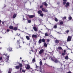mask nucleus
<instances>
[{
  "label": "nucleus",
  "instance_id": "aec40b11",
  "mask_svg": "<svg viewBox=\"0 0 73 73\" xmlns=\"http://www.w3.org/2000/svg\"><path fill=\"white\" fill-rule=\"evenodd\" d=\"M13 30H14V31H17V27H15L13 29Z\"/></svg>",
  "mask_w": 73,
  "mask_h": 73
},
{
  "label": "nucleus",
  "instance_id": "2eb2a0df",
  "mask_svg": "<svg viewBox=\"0 0 73 73\" xmlns=\"http://www.w3.org/2000/svg\"><path fill=\"white\" fill-rule=\"evenodd\" d=\"M33 29L35 31H36H36H37V28L36 27H33Z\"/></svg>",
  "mask_w": 73,
  "mask_h": 73
},
{
  "label": "nucleus",
  "instance_id": "a18cd8bd",
  "mask_svg": "<svg viewBox=\"0 0 73 73\" xmlns=\"http://www.w3.org/2000/svg\"><path fill=\"white\" fill-rule=\"evenodd\" d=\"M42 7H43V6H42V5H41V6H40V8H42Z\"/></svg>",
  "mask_w": 73,
  "mask_h": 73
},
{
  "label": "nucleus",
  "instance_id": "de8ad7c7",
  "mask_svg": "<svg viewBox=\"0 0 73 73\" xmlns=\"http://www.w3.org/2000/svg\"><path fill=\"white\" fill-rule=\"evenodd\" d=\"M2 57H0V60H2Z\"/></svg>",
  "mask_w": 73,
  "mask_h": 73
},
{
  "label": "nucleus",
  "instance_id": "69168bd1",
  "mask_svg": "<svg viewBox=\"0 0 73 73\" xmlns=\"http://www.w3.org/2000/svg\"><path fill=\"white\" fill-rule=\"evenodd\" d=\"M17 43H19V40H18L17 41Z\"/></svg>",
  "mask_w": 73,
  "mask_h": 73
},
{
  "label": "nucleus",
  "instance_id": "a211bd4d",
  "mask_svg": "<svg viewBox=\"0 0 73 73\" xmlns=\"http://www.w3.org/2000/svg\"><path fill=\"white\" fill-rule=\"evenodd\" d=\"M16 17V14H15L13 15V19H15Z\"/></svg>",
  "mask_w": 73,
  "mask_h": 73
},
{
  "label": "nucleus",
  "instance_id": "1a4fd4ad",
  "mask_svg": "<svg viewBox=\"0 0 73 73\" xmlns=\"http://www.w3.org/2000/svg\"><path fill=\"white\" fill-rule=\"evenodd\" d=\"M42 5H45L46 7H47L48 6V4H47L46 2H44L43 3Z\"/></svg>",
  "mask_w": 73,
  "mask_h": 73
},
{
  "label": "nucleus",
  "instance_id": "a19ab883",
  "mask_svg": "<svg viewBox=\"0 0 73 73\" xmlns=\"http://www.w3.org/2000/svg\"><path fill=\"white\" fill-rule=\"evenodd\" d=\"M28 23H31V21L30 20H28Z\"/></svg>",
  "mask_w": 73,
  "mask_h": 73
},
{
  "label": "nucleus",
  "instance_id": "f257e3e1",
  "mask_svg": "<svg viewBox=\"0 0 73 73\" xmlns=\"http://www.w3.org/2000/svg\"><path fill=\"white\" fill-rule=\"evenodd\" d=\"M50 58L51 60L53 61H54V62H56V63H57V62H58V61H57V60L54 57H51L49 59H50Z\"/></svg>",
  "mask_w": 73,
  "mask_h": 73
},
{
  "label": "nucleus",
  "instance_id": "6ab92c4d",
  "mask_svg": "<svg viewBox=\"0 0 73 73\" xmlns=\"http://www.w3.org/2000/svg\"><path fill=\"white\" fill-rule=\"evenodd\" d=\"M9 28L10 29H13V27L10 26L9 27Z\"/></svg>",
  "mask_w": 73,
  "mask_h": 73
},
{
  "label": "nucleus",
  "instance_id": "9b49d317",
  "mask_svg": "<svg viewBox=\"0 0 73 73\" xmlns=\"http://www.w3.org/2000/svg\"><path fill=\"white\" fill-rule=\"evenodd\" d=\"M8 50L9 52H11V51H12V48H8Z\"/></svg>",
  "mask_w": 73,
  "mask_h": 73
},
{
  "label": "nucleus",
  "instance_id": "dca6fc26",
  "mask_svg": "<svg viewBox=\"0 0 73 73\" xmlns=\"http://www.w3.org/2000/svg\"><path fill=\"white\" fill-rule=\"evenodd\" d=\"M19 68H20V66H15V69H18Z\"/></svg>",
  "mask_w": 73,
  "mask_h": 73
},
{
  "label": "nucleus",
  "instance_id": "bb28decb",
  "mask_svg": "<svg viewBox=\"0 0 73 73\" xmlns=\"http://www.w3.org/2000/svg\"><path fill=\"white\" fill-rule=\"evenodd\" d=\"M72 19V17H68V20H71V19Z\"/></svg>",
  "mask_w": 73,
  "mask_h": 73
},
{
  "label": "nucleus",
  "instance_id": "6e6d98bb",
  "mask_svg": "<svg viewBox=\"0 0 73 73\" xmlns=\"http://www.w3.org/2000/svg\"><path fill=\"white\" fill-rule=\"evenodd\" d=\"M20 37L21 38V39H22L23 40V37L21 38V36H20Z\"/></svg>",
  "mask_w": 73,
  "mask_h": 73
},
{
  "label": "nucleus",
  "instance_id": "cd10ccee",
  "mask_svg": "<svg viewBox=\"0 0 73 73\" xmlns=\"http://www.w3.org/2000/svg\"><path fill=\"white\" fill-rule=\"evenodd\" d=\"M63 20H66V17H64L62 18Z\"/></svg>",
  "mask_w": 73,
  "mask_h": 73
},
{
  "label": "nucleus",
  "instance_id": "4be33fe9",
  "mask_svg": "<svg viewBox=\"0 0 73 73\" xmlns=\"http://www.w3.org/2000/svg\"><path fill=\"white\" fill-rule=\"evenodd\" d=\"M60 25H62L63 24H64V23H63V21H61L60 22Z\"/></svg>",
  "mask_w": 73,
  "mask_h": 73
},
{
  "label": "nucleus",
  "instance_id": "c756f323",
  "mask_svg": "<svg viewBox=\"0 0 73 73\" xmlns=\"http://www.w3.org/2000/svg\"><path fill=\"white\" fill-rule=\"evenodd\" d=\"M40 72H42V69H41V66H40Z\"/></svg>",
  "mask_w": 73,
  "mask_h": 73
},
{
  "label": "nucleus",
  "instance_id": "58836bf2",
  "mask_svg": "<svg viewBox=\"0 0 73 73\" xmlns=\"http://www.w3.org/2000/svg\"><path fill=\"white\" fill-rule=\"evenodd\" d=\"M55 21H58V19H57L56 18H55Z\"/></svg>",
  "mask_w": 73,
  "mask_h": 73
},
{
  "label": "nucleus",
  "instance_id": "2f4dec72",
  "mask_svg": "<svg viewBox=\"0 0 73 73\" xmlns=\"http://www.w3.org/2000/svg\"><path fill=\"white\" fill-rule=\"evenodd\" d=\"M54 29H56L57 28V25H54Z\"/></svg>",
  "mask_w": 73,
  "mask_h": 73
},
{
  "label": "nucleus",
  "instance_id": "473e14b6",
  "mask_svg": "<svg viewBox=\"0 0 73 73\" xmlns=\"http://www.w3.org/2000/svg\"><path fill=\"white\" fill-rule=\"evenodd\" d=\"M45 36H49V35L46 33H45Z\"/></svg>",
  "mask_w": 73,
  "mask_h": 73
},
{
  "label": "nucleus",
  "instance_id": "052dcab7",
  "mask_svg": "<svg viewBox=\"0 0 73 73\" xmlns=\"http://www.w3.org/2000/svg\"><path fill=\"white\" fill-rule=\"evenodd\" d=\"M67 48H68V49H69V50H70V49L69 48H68V47H67Z\"/></svg>",
  "mask_w": 73,
  "mask_h": 73
},
{
  "label": "nucleus",
  "instance_id": "603ef678",
  "mask_svg": "<svg viewBox=\"0 0 73 73\" xmlns=\"http://www.w3.org/2000/svg\"><path fill=\"white\" fill-rule=\"evenodd\" d=\"M38 68H39V67L38 66H36V68L37 69Z\"/></svg>",
  "mask_w": 73,
  "mask_h": 73
},
{
  "label": "nucleus",
  "instance_id": "f03ea898",
  "mask_svg": "<svg viewBox=\"0 0 73 73\" xmlns=\"http://www.w3.org/2000/svg\"><path fill=\"white\" fill-rule=\"evenodd\" d=\"M4 54L5 56L7 57L6 58L7 61H6L7 62V63H8V60H9V55L8 56V54L7 53Z\"/></svg>",
  "mask_w": 73,
  "mask_h": 73
},
{
  "label": "nucleus",
  "instance_id": "13d9d810",
  "mask_svg": "<svg viewBox=\"0 0 73 73\" xmlns=\"http://www.w3.org/2000/svg\"><path fill=\"white\" fill-rule=\"evenodd\" d=\"M66 52V50H64V53H65Z\"/></svg>",
  "mask_w": 73,
  "mask_h": 73
},
{
  "label": "nucleus",
  "instance_id": "b1692460",
  "mask_svg": "<svg viewBox=\"0 0 73 73\" xmlns=\"http://www.w3.org/2000/svg\"><path fill=\"white\" fill-rule=\"evenodd\" d=\"M39 16L41 17H42L44 16V14L43 13H41L40 14Z\"/></svg>",
  "mask_w": 73,
  "mask_h": 73
},
{
  "label": "nucleus",
  "instance_id": "a878e982",
  "mask_svg": "<svg viewBox=\"0 0 73 73\" xmlns=\"http://www.w3.org/2000/svg\"><path fill=\"white\" fill-rule=\"evenodd\" d=\"M55 43H56L57 44H58V40H55Z\"/></svg>",
  "mask_w": 73,
  "mask_h": 73
},
{
  "label": "nucleus",
  "instance_id": "c85d7f7f",
  "mask_svg": "<svg viewBox=\"0 0 73 73\" xmlns=\"http://www.w3.org/2000/svg\"><path fill=\"white\" fill-rule=\"evenodd\" d=\"M66 33H69V30H67L66 31H65Z\"/></svg>",
  "mask_w": 73,
  "mask_h": 73
},
{
  "label": "nucleus",
  "instance_id": "9d476101",
  "mask_svg": "<svg viewBox=\"0 0 73 73\" xmlns=\"http://www.w3.org/2000/svg\"><path fill=\"white\" fill-rule=\"evenodd\" d=\"M63 5H65L66 3V0H63Z\"/></svg>",
  "mask_w": 73,
  "mask_h": 73
},
{
  "label": "nucleus",
  "instance_id": "72a5a7b5",
  "mask_svg": "<svg viewBox=\"0 0 73 73\" xmlns=\"http://www.w3.org/2000/svg\"><path fill=\"white\" fill-rule=\"evenodd\" d=\"M19 65L20 67H22L23 66V64H22L20 63L19 64Z\"/></svg>",
  "mask_w": 73,
  "mask_h": 73
},
{
  "label": "nucleus",
  "instance_id": "20e7f679",
  "mask_svg": "<svg viewBox=\"0 0 73 73\" xmlns=\"http://www.w3.org/2000/svg\"><path fill=\"white\" fill-rule=\"evenodd\" d=\"M37 35H32V38H37Z\"/></svg>",
  "mask_w": 73,
  "mask_h": 73
},
{
  "label": "nucleus",
  "instance_id": "49530a36",
  "mask_svg": "<svg viewBox=\"0 0 73 73\" xmlns=\"http://www.w3.org/2000/svg\"><path fill=\"white\" fill-rule=\"evenodd\" d=\"M10 30H9V29H7V32H8Z\"/></svg>",
  "mask_w": 73,
  "mask_h": 73
},
{
  "label": "nucleus",
  "instance_id": "4468645a",
  "mask_svg": "<svg viewBox=\"0 0 73 73\" xmlns=\"http://www.w3.org/2000/svg\"><path fill=\"white\" fill-rule=\"evenodd\" d=\"M42 42V39H40L38 41L39 44H41Z\"/></svg>",
  "mask_w": 73,
  "mask_h": 73
},
{
  "label": "nucleus",
  "instance_id": "c9c22d12",
  "mask_svg": "<svg viewBox=\"0 0 73 73\" xmlns=\"http://www.w3.org/2000/svg\"><path fill=\"white\" fill-rule=\"evenodd\" d=\"M45 8H43L42 9V11H43V12H44V11H45Z\"/></svg>",
  "mask_w": 73,
  "mask_h": 73
},
{
  "label": "nucleus",
  "instance_id": "393cba45",
  "mask_svg": "<svg viewBox=\"0 0 73 73\" xmlns=\"http://www.w3.org/2000/svg\"><path fill=\"white\" fill-rule=\"evenodd\" d=\"M42 42H45V40L44 38H43L42 40Z\"/></svg>",
  "mask_w": 73,
  "mask_h": 73
},
{
  "label": "nucleus",
  "instance_id": "ea45409f",
  "mask_svg": "<svg viewBox=\"0 0 73 73\" xmlns=\"http://www.w3.org/2000/svg\"><path fill=\"white\" fill-rule=\"evenodd\" d=\"M12 71V69L11 68H9V72H11Z\"/></svg>",
  "mask_w": 73,
  "mask_h": 73
},
{
  "label": "nucleus",
  "instance_id": "f8f14e48",
  "mask_svg": "<svg viewBox=\"0 0 73 73\" xmlns=\"http://www.w3.org/2000/svg\"><path fill=\"white\" fill-rule=\"evenodd\" d=\"M34 16H34V15H32L29 16V17L30 19H32V18H33V17H34Z\"/></svg>",
  "mask_w": 73,
  "mask_h": 73
},
{
  "label": "nucleus",
  "instance_id": "09e8293b",
  "mask_svg": "<svg viewBox=\"0 0 73 73\" xmlns=\"http://www.w3.org/2000/svg\"><path fill=\"white\" fill-rule=\"evenodd\" d=\"M22 70V68H20V72H21Z\"/></svg>",
  "mask_w": 73,
  "mask_h": 73
},
{
  "label": "nucleus",
  "instance_id": "ddd939ff",
  "mask_svg": "<svg viewBox=\"0 0 73 73\" xmlns=\"http://www.w3.org/2000/svg\"><path fill=\"white\" fill-rule=\"evenodd\" d=\"M26 37L27 38V40H30V38H29V37L28 36H26Z\"/></svg>",
  "mask_w": 73,
  "mask_h": 73
},
{
  "label": "nucleus",
  "instance_id": "6e6552de",
  "mask_svg": "<svg viewBox=\"0 0 73 73\" xmlns=\"http://www.w3.org/2000/svg\"><path fill=\"white\" fill-rule=\"evenodd\" d=\"M42 11H41V10L38 11L37 12L38 13V14H39L40 15V14H41V13H42Z\"/></svg>",
  "mask_w": 73,
  "mask_h": 73
},
{
  "label": "nucleus",
  "instance_id": "4d7b16f0",
  "mask_svg": "<svg viewBox=\"0 0 73 73\" xmlns=\"http://www.w3.org/2000/svg\"><path fill=\"white\" fill-rule=\"evenodd\" d=\"M35 50L36 52H37V49H36Z\"/></svg>",
  "mask_w": 73,
  "mask_h": 73
},
{
  "label": "nucleus",
  "instance_id": "f3484780",
  "mask_svg": "<svg viewBox=\"0 0 73 73\" xmlns=\"http://www.w3.org/2000/svg\"><path fill=\"white\" fill-rule=\"evenodd\" d=\"M44 46L45 47H47V44L45 42H44Z\"/></svg>",
  "mask_w": 73,
  "mask_h": 73
},
{
  "label": "nucleus",
  "instance_id": "774afa93",
  "mask_svg": "<svg viewBox=\"0 0 73 73\" xmlns=\"http://www.w3.org/2000/svg\"><path fill=\"white\" fill-rule=\"evenodd\" d=\"M2 24H4V23L3 22H2Z\"/></svg>",
  "mask_w": 73,
  "mask_h": 73
},
{
  "label": "nucleus",
  "instance_id": "8fccbe9b",
  "mask_svg": "<svg viewBox=\"0 0 73 73\" xmlns=\"http://www.w3.org/2000/svg\"><path fill=\"white\" fill-rule=\"evenodd\" d=\"M50 40L49 39H48L47 40V42H48Z\"/></svg>",
  "mask_w": 73,
  "mask_h": 73
},
{
  "label": "nucleus",
  "instance_id": "3c124183",
  "mask_svg": "<svg viewBox=\"0 0 73 73\" xmlns=\"http://www.w3.org/2000/svg\"><path fill=\"white\" fill-rule=\"evenodd\" d=\"M44 65H46V66H48V65L47 64L45 63L44 64Z\"/></svg>",
  "mask_w": 73,
  "mask_h": 73
},
{
  "label": "nucleus",
  "instance_id": "39448f33",
  "mask_svg": "<svg viewBox=\"0 0 73 73\" xmlns=\"http://www.w3.org/2000/svg\"><path fill=\"white\" fill-rule=\"evenodd\" d=\"M44 50L43 49L40 50L39 52V54H42V53L44 52Z\"/></svg>",
  "mask_w": 73,
  "mask_h": 73
},
{
  "label": "nucleus",
  "instance_id": "7c9ffc66",
  "mask_svg": "<svg viewBox=\"0 0 73 73\" xmlns=\"http://www.w3.org/2000/svg\"><path fill=\"white\" fill-rule=\"evenodd\" d=\"M39 64H40V65H42V61H40V62H39Z\"/></svg>",
  "mask_w": 73,
  "mask_h": 73
},
{
  "label": "nucleus",
  "instance_id": "338daca9",
  "mask_svg": "<svg viewBox=\"0 0 73 73\" xmlns=\"http://www.w3.org/2000/svg\"><path fill=\"white\" fill-rule=\"evenodd\" d=\"M0 23H1V21L0 19Z\"/></svg>",
  "mask_w": 73,
  "mask_h": 73
},
{
  "label": "nucleus",
  "instance_id": "bf43d9fd",
  "mask_svg": "<svg viewBox=\"0 0 73 73\" xmlns=\"http://www.w3.org/2000/svg\"><path fill=\"white\" fill-rule=\"evenodd\" d=\"M8 73H11V72L8 71Z\"/></svg>",
  "mask_w": 73,
  "mask_h": 73
},
{
  "label": "nucleus",
  "instance_id": "37998d69",
  "mask_svg": "<svg viewBox=\"0 0 73 73\" xmlns=\"http://www.w3.org/2000/svg\"><path fill=\"white\" fill-rule=\"evenodd\" d=\"M19 48H21V46L20 45V44H19Z\"/></svg>",
  "mask_w": 73,
  "mask_h": 73
},
{
  "label": "nucleus",
  "instance_id": "e433bc0d",
  "mask_svg": "<svg viewBox=\"0 0 73 73\" xmlns=\"http://www.w3.org/2000/svg\"><path fill=\"white\" fill-rule=\"evenodd\" d=\"M58 49L61 50L62 49V48H61V47H58Z\"/></svg>",
  "mask_w": 73,
  "mask_h": 73
},
{
  "label": "nucleus",
  "instance_id": "79ce46f5",
  "mask_svg": "<svg viewBox=\"0 0 73 73\" xmlns=\"http://www.w3.org/2000/svg\"><path fill=\"white\" fill-rule=\"evenodd\" d=\"M62 56H65V53L64 52L63 53H62Z\"/></svg>",
  "mask_w": 73,
  "mask_h": 73
},
{
  "label": "nucleus",
  "instance_id": "423d86ee",
  "mask_svg": "<svg viewBox=\"0 0 73 73\" xmlns=\"http://www.w3.org/2000/svg\"><path fill=\"white\" fill-rule=\"evenodd\" d=\"M69 6V3L68 2L66 3L65 7L66 8H68Z\"/></svg>",
  "mask_w": 73,
  "mask_h": 73
},
{
  "label": "nucleus",
  "instance_id": "c03bdc74",
  "mask_svg": "<svg viewBox=\"0 0 73 73\" xmlns=\"http://www.w3.org/2000/svg\"><path fill=\"white\" fill-rule=\"evenodd\" d=\"M47 59V57H46V58H44V60H45Z\"/></svg>",
  "mask_w": 73,
  "mask_h": 73
},
{
  "label": "nucleus",
  "instance_id": "412c9836",
  "mask_svg": "<svg viewBox=\"0 0 73 73\" xmlns=\"http://www.w3.org/2000/svg\"><path fill=\"white\" fill-rule=\"evenodd\" d=\"M65 59L68 60L69 59V57H68V56H66L65 57Z\"/></svg>",
  "mask_w": 73,
  "mask_h": 73
},
{
  "label": "nucleus",
  "instance_id": "864d4df0",
  "mask_svg": "<svg viewBox=\"0 0 73 73\" xmlns=\"http://www.w3.org/2000/svg\"><path fill=\"white\" fill-rule=\"evenodd\" d=\"M15 36H19V35H18V33H17V35H15Z\"/></svg>",
  "mask_w": 73,
  "mask_h": 73
},
{
  "label": "nucleus",
  "instance_id": "e2e57ef3",
  "mask_svg": "<svg viewBox=\"0 0 73 73\" xmlns=\"http://www.w3.org/2000/svg\"><path fill=\"white\" fill-rule=\"evenodd\" d=\"M55 32H57V33H60L58 32H57V31H55Z\"/></svg>",
  "mask_w": 73,
  "mask_h": 73
},
{
  "label": "nucleus",
  "instance_id": "0e129e2a",
  "mask_svg": "<svg viewBox=\"0 0 73 73\" xmlns=\"http://www.w3.org/2000/svg\"><path fill=\"white\" fill-rule=\"evenodd\" d=\"M67 73H72L70 72H68Z\"/></svg>",
  "mask_w": 73,
  "mask_h": 73
},
{
  "label": "nucleus",
  "instance_id": "f704fd0d",
  "mask_svg": "<svg viewBox=\"0 0 73 73\" xmlns=\"http://www.w3.org/2000/svg\"><path fill=\"white\" fill-rule=\"evenodd\" d=\"M22 72L23 73H25V70H22Z\"/></svg>",
  "mask_w": 73,
  "mask_h": 73
},
{
  "label": "nucleus",
  "instance_id": "5fc2aeb1",
  "mask_svg": "<svg viewBox=\"0 0 73 73\" xmlns=\"http://www.w3.org/2000/svg\"><path fill=\"white\" fill-rule=\"evenodd\" d=\"M57 4H60V2H58L57 3Z\"/></svg>",
  "mask_w": 73,
  "mask_h": 73
},
{
  "label": "nucleus",
  "instance_id": "0eeeda50",
  "mask_svg": "<svg viewBox=\"0 0 73 73\" xmlns=\"http://www.w3.org/2000/svg\"><path fill=\"white\" fill-rule=\"evenodd\" d=\"M27 67L26 68V69H30V66L29 64H27Z\"/></svg>",
  "mask_w": 73,
  "mask_h": 73
},
{
  "label": "nucleus",
  "instance_id": "4c0bfd02",
  "mask_svg": "<svg viewBox=\"0 0 73 73\" xmlns=\"http://www.w3.org/2000/svg\"><path fill=\"white\" fill-rule=\"evenodd\" d=\"M48 12V10L45 9L44 10V12Z\"/></svg>",
  "mask_w": 73,
  "mask_h": 73
},
{
  "label": "nucleus",
  "instance_id": "5701e85b",
  "mask_svg": "<svg viewBox=\"0 0 73 73\" xmlns=\"http://www.w3.org/2000/svg\"><path fill=\"white\" fill-rule=\"evenodd\" d=\"M35 61H36V60L35 59V58L33 59L32 62H33L34 63Z\"/></svg>",
  "mask_w": 73,
  "mask_h": 73
},
{
  "label": "nucleus",
  "instance_id": "7ed1b4c3",
  "mask_svg": "<svg viewBox=\"0 0 73 73\" xmlns=\"http://www.w3.org/2000/svg\"><path fill=\"white\" fill-rule=\"evenodd\" d=\"M72 39V36H68L67 39V41L69 42L71 41V39Z\"/></svg>",
  "mask_w": 73,
  "mask_h": 73
},
{
  "label": "nucleus",
  "instance_id": "680f3d73",
  "mask_svg": "<svg viewBox=\"0 0 73 73\" xmlns=\"http://www.w3.org/2000/svg\"><path fill=\"white\" fill-rule=\"evenodd\" d=\"M45 27H46V29H49L47 28H46V26H45Z\"/></svg>",
  "mask_w": 73,
  "mask_h": 73
}]
</instances>
